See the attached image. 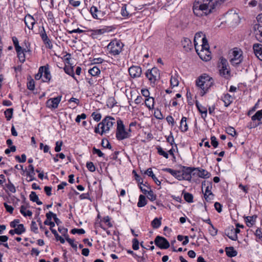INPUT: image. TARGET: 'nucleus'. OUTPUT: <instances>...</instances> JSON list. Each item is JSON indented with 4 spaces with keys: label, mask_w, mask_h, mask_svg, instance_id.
Here are the masks:
<instances>
[{
    "label": "nucleus",
    "mask_w": 262,
    "mask_h": 262,
    "mask_svg": "<svg viewBox=\"0 0 262 262\" xmlns=\"http://www.w3.org/2000/svg\"><path fill=\"white\" fill-rule=\"evenodd\" d=\"M214 82V80L208 75L204 74L199 76L195 81L196 86L201 89L200 94L201 96H204L211 87Z\"/></svg>",
    "instance_id": "f257e3e1"
},
{
    "label": "nucleus",
    "mask_w": 262,
    "mask_h": 262,
    "mask_svg": "<svg viewBox=\"0 0 262 262\" xmlns=\"http://www.w3.org/2000/svg\"><path fill=\"white\" fill-rule=\"evenodd\" d=\"M218 68H219V74L221 76L227 80L230 79L231 77L230 68L226 59L223 57L220 58Z\"/></svg>",
    "instance_id": "f03ea898"
},
{
    "label": "nucleus",
    "mask_w": 262,
    "mask_h": 262,
    "mask_svg": "<svg viewBox=\"0 0 262 262\" xmlns=\"http://www.w3.org/2000/svg\"><path fill=\"white\" fill-rule=\"evenodd\" d=\"M123 46L124 45L120 40L114 39L108 43L107 49L110 54L116 56L121 52Z\"/></svg>",
    "instance_id": "7ed1b4c3"
},
{
    "label": "nucleus",
    "mask_w": 262,
    "mask_h": 262,
    "mask_svg": "<svg viewBox=\"0 0 262 262\" xmlns=\"http://www.w3.org/2000/svg\"><path fill=\"white\" fill-rule=\"evenodd\" d=\"M117 125L116 137L118 140H123L131 136V134L125 130V126L121 119L117 120Z\"/></svg>",
    "instance_id": "20e7f679"
},
{
    "label": "nucleus",
    "mask_w": 262,
    "mask_h": 262,
    "mask_svg": "<svg viewBox=\"0 0 262 262\" xmlns=\"http://www.w3.org/2000/svg\"><path fill=\"white\" fill-rule=\"evenodd\" d=\"M115 123V119L113 117L111 116L105 117V118L98 124V126H100V128L101 129L100 135H102L104 133L108 132Z\"/></svg>",
    "instance_id": "39448f33"
},
{
    "label": "nucleus",
    "mask_w": 262,
    "mask_h": 262,
    "mask_svg": "<svg viewBox=\"0 0 262 262\" xmlns=\"http://www.w3.org/2000/svg\"><path fill=\"white\" fill-rule=\"evenodd\" d=\"M231 54L232 57L230 59V62L233 66L237 67L243 60V52L240 49L234 48Z\"/></svg>",
    "instance_id": "423d86ee"
},
{
    "label": "nucleus",
    "mask_w": 262,
    "mask_h": 262,
    "mask_svg": "<svg viewBox=\"0 0 262 262\" xmlns=\"http://www.w3.org/2000/svg\"><path fill=\"white\" fill-rule=\"evenodd\" d=\"M201 50L200 51V52H198L197 53L202 60L205 61L209 60L211 58V57L209 55H206V56L204 57H203V55L204 51L209 53V46L208 43V40L206 38L205 36L202 37V38L201 39Z\"/></svg>",
    "instance_id": "0eeeda50"
},
{
    "label": "nucleus",
    "mask_w": 262,
    "mask_h": 262,
    "mask_svg": "<svg viewBox=\"0 0 262 262\" xmlns=\"http://www.w3.org/2000/svg\"><path fill=\"white\" fill-rule=\"evenodd\" d=\"M145 76L150 83L154 85L156 81L160 78L159 70L156 67H154L151 69H148L145 73Z\"/></svg>",
    "instance_id": "6e6552de"
},
{
    "label": "nucleus",
    "mask_w": 262,
    "mask_h": 262,
    "mask_svg": "<svg viewBox=\"0 0 262 262\" xmlns=\"http://www.w3.org/2000/svg\"><path fill=\"white\" fill-rule=\"evenodd\" d=\"M155 245L162 249H167L169 246L170 244L168 241L164 237L157 236L154 241Z\"/></svg>",
    "instance_id": "1a4fd4ad"
},
{
    "label": "nucleus",
    "mask_w": 262,
    "mask_h": 262,
    "mask_svg": "<svg viewBox=\"0 0 262 262\" xmlns=\"http://www.w3.org/2000/svg\"><path fill=\"white\" fill-rule=\"evenodd\" d=\"M194 167L181 166V177L183 179L190 181L191 179V174L194 172Z\"/></svg>",
    "instance_id": "9d476101"
},
{
    "label": "nucleus",
    "mask_w": 262,
    "mask_h": 262,
    "mask_svg": "<svg viewBox=\"0 0 262 262\" xmlns=\"http://www.w3.org/2000/svg\"><path fill=\"white\" fill-rule=\"evenodd\" d=\"M193 170H194V172L193 173V176L196 175L198 177L203 179L209 178L211 176V173L210 172L202 168L194 167L193 168Z\"/></svg>",
    "instance_id": "9b49d317"
},
{
    "label": "nucleus",
    "mask_w": 262,
    "mask_h": 262,
    "mask_svg": "<svg viewBox=\"0 0 262 262\" xmlns=\"http://www.w3.org/2000/svg\"><path fill=\"white\" fill-rule=\"evenodd\" d=\"M240 232V230L238 228H234L232 226L226 230V235L231 240L236 241L237 239V234Z\"/></svg>",
    "instance_id": "f8f14e48"
},
{
    "label": "nucleus",
    "mask_w": 262,
    "mask_h": 262,
    "mask_svg": "<svg viewBox=\"0 0 262 262\" xmlns=\"http://www.w3.org/2000/svg\"><path fill=\"white\" fill-rule=\"evenodd\" d=\"M128 72L132 78H138L141 76L142 69L139 66H133L129 68Z\"/></svg>",
    "instance_id": "ddd939ff"
},
{
    "label": "nucleus",
    "mask_w": 262,
    "mask_h": 262,
    "mask_svg": "<svg viewBox=\"0 0 262 262\" xmlns=\"http://www.w3.org/2000/svg\"><path fill=\"white\" fill-rule=\"evenodd\" d=\"M40 36L43 43L46 46L50 49H51L53 47V45L50 39L48 38V36L45 31L44 27H42V30L40 32Z\"/></svg>",
    "instance_id": "4468645a"
},
{
    "label": "nucleus",
    "mask_w": 262,
    "mask_h": 262,
    "mask_svg": "<svg viewBox=\"0 0 262 262\" xmlns=\"http://www.w3.org/2000/svg\"><path fill=\"white\" fill-rule=\"evenodd\" d=\"M61 96L51 98L47 101V106L49 108H56L61 101Z\"/></svg>",
    "instance_id": "2eb2a0df"
},
{
    "label": "nucleus",
    "mask_w": 262,
    "mask_h": 262,
    "mask_svg": "<svg viewBox=\"0 0 262 262\" xmlns=\"http://www.w3.org/2000/svg\"><path fill=\"white\" fill-rule=\"evenodd\" d=\"M254 54L260 60L262 61V44L256 43L253 45Z\"/></svg>",
    "instance_id": "dca6fc26"
},
{
    "label": "nucleus",
    "mask_w": 262,
    "mask_h": 262,
    "mask_svg": "<svg viewBox=\"0 0 262 262\" xmlns=\"http://www.w3.org/2000/svg\"><path fill=\"white\" fill-rule=\"evenodd\" d=\"M181 45L186 52H188L192 49L193 45L190 39L188 38L184 37L181 41Z\"/></svg>",
    "instance_id": "f3484780"
},
{
    "label": "nucleus",
    "mask_w": 262,
    "mask_h": 262,
    "mask_svg": "<svg viewBox=\"0 0 262 262\" xmlns=\"http://www.w3.org/2000/svg\"><path fill=\"white\" fill-rule=\"evenodd\" d=\"M25 23L29 29L32 30L35 24V20L30 14H27L25 17Z\"/></svg>",
    "instance_id": "a211bd4d"
},
{
    "label": "nucleus",
    "mask_w": 262,
    "mask_h": 262,
    "mask_svg": "<svg viewBox=\"0 0 262 262\" xmlns=\"http://www.w3.org/2000/svg\"><path fill=\"white\" fill-rule=\"evenodd\" d=\"M195 105L199 112L201 114L202 118L205 119L207 117V108L200 104L199 101L197 100L195 101Z\"/></svg>",
    "instance_id": "6ab92c4d"
},
{
    "label": "nucleus",
    "mask_w": 262,
    "mask_h": 262,
    "mask_svg": "<svg viewBox=\"0 0 262 262\" xmlns=\"http://www.w3.org/2000/svg\"><path fill=\"white\" fill-rule=\"evenodd\" d=\"M256 218V215L245 216L244 217V221L247 226L251 227L255 224Z\"/></svg>",
    "instance_id": "aec40b11"
},
{
    "label": "nucleus",
    "mask_w": 262,
    "mask_h": 262,
    "mask_svg": "<svg viewBox=\"0 0 262 262\" xmlns=\"http://www.w3.org/2000/svg\"><path fill=\"white\" fill-rule=\"evenodd\" d=\"M205 36V35L202 32H197L194 37V46L195 48V50L196 52L199 51V49L197 47L198 42L197 40H200L201 41V39L203 36Z\"/></svg>",
    "instance_id": "412c9836"
},
{
    "label": "nucleus",
    "mask_w": 262,
    "mask_h": 262,
    "mask_svg": "<svg viewBox=\"0 0 262 262\" xmlns=\"http://www.w3.org/2000/svg\"><path fill=\"white\" fill-rule=\"evenodd\" d=\"M225 252L227 255L229 257H233L237 255V252L234 250L233 247H226Z\"/></svg>",
    "instance_id": "4be33fe9"
},
{
    "label": "nucleus",
    "mask_w": 262,
    "mask_h": 262,
    "mask_svg": "<svg viewBox=\"0 0 262 262\" xmlns=\"http://www.w3.org/2000/svg\"><path fill=\"white\" fill-rule=\"evenodd\" d=\"M90 12L93 18L99 19V16L100 15L101 11L99 10L96 7L93 6L90 9Z\"/></svg>",
    "instance_id": "5701e85b"
},
{
    "label": "nucleus",
    "mask_w": 262,
    "mask_h": 262,
    "mask_svg": "<svg viewBox=\"0 0 262 262\" xmlns=\"http://www.w3.org/2000/svg\"><path fill=\"white\" fill-rule=\"evenodd\" d=\"M45 68L43 69V73L44 74L42 75L44 78V82H48L50 80L51 78V75L50 74V72L49 70V68L48 67L44 66Z\"/></svg>",
    "instance_id": "b1692460"
},
{
    "label": "nucleus",
    "mask_w": 262,
    "mask_h": 262,
    "mask_svg": "<svg viewBox=\"0 0 262 262\" xmlns=\"http://www.w3.org/2000/svg\"><path fill=\"white\" fill-rule=\"evenodd\" d=\"M164 171L170 173L172 176L180 180V171L178 170H173L171 168H166L163 169Z\"/></svg>",
    "instance_id": "393cba45"
},
{
    "label": "nucleus",
    "mask_w": 262,
    "mask_h": 262,
    "mask_svg": "<svg viewBox=\"0 0 262 262\" xmlns=\"http://www.w3.org/2000/svg\"><path fill=\"white\" fill-rule=\"evenodd\" d=\"M202 188L204 187H206L205 192L204 194H208L209 192H211L212 188V182H206L205 181H203L202 183Z\"/></svg>",
    "instance_id": "a878e982"
},
{
    "label": "nucleus",
    "mask_w": 262,
    "mask_h": 262,
    "mask_svg": "<svg viewBox=\"0 0 262 262\" xmlns=\"http://www.w3.org/2000/svg\"><path fill=\"white\" fill-rule=\"evenodd\" d=\"M222 100L224 102V105L226 107L228 106L232 102V98L229 94H226L222 97Z\"/></svg>",
    "instance_id": "bb28decb"
},
{
    "label": "nucleus",
    "mask_w": 262,
    "mask_h": 262,
    "mask_svg": "<svg viewBox=\"0 0 262 262\" xmlns=\"http://www.w3.org/2000/svg\"><path fill=\"white\" fill-rule=\"evenodd\" d=\"M182 194H183L184 199L186 202L189 203L193 202V196L191 193L183 191Z\"/></svg>",
    "instance_id": "cd10ccee"
},
{
    "label": "nucleus",
    "mask_w": 262,
    "mask_h": 262,
    "mask_svg": "<svg viewBox=\"0 0 262 262\" xmlns=\"http://www.w3.org/2000/svg\"><path fill=\"white\" fill-rule=\"evenodd\" d=\"M17 54V57L21 63H24L26 60L25 54L24 53V50H23L22 48L21 50H16Z\"/></svg>",
    "instance_id": "c85d7f7f"
},
{
    "label": "nucleus",
    "mask_w": 262,
    "mask_h": 262,
    "mask_svg": "<svg viewBox=\"0 0 262 262\" xmlns=\"http://www.w3.org/2000/svg\"><path fill=\"white\" fill-rule=\"evenodd\" d=\"M262 118V109L258 111L251 118L252 121L260 122Z\"/></svg>",
    "instance_id": "c756f323"
},
{
    "label": "nucleus",
    "mask_w": 262,
    "mask_h": 262,
    "mask_svg": "<svg viewBox=\"0 0 262 262\" xmlns=\"http://www.w3.org/2000/svg\"><path fill=\"white\" fill-rule=\"evenodd\" d=\"M145 105L149 109L154 108V99L152 97H148L145 100Z\"/></svg>",
    "instance_id": "7c9ffc66"
},
{
    "label": "nucleus",
    "mask_w": 262,
    "mask_h": 262,
    "mask_svg": "<svg viewBox=\"0 0 262 262\" xmlns=\"http://www.w3.org/2000/svg\"><path fill=\"white\" fill-rule=\"evenodd\" d=\"M147 204L146 198L144 195L141 194L139 198V201L137 203L138 207H142L145 206Z\"/></svg>",
    "instance_id": "2f4dec72"
},
{
    "label": "nucleus",
    "mask_w": 262,
    "mask_h": 262,
    "mask_svg": "<svg viewBox=\"0 0 262 262\" xmlns=\"http://www.w3.org/2000/svg\"><path fill=\"white\" fill-rule=\"evenodd\" d=\"M257 24H256L254 26V29L256 30V29L262 28V14L258 15L256 17Z\"/></svg>",
    "instance_id": "473e14b6"
},
{
    "label": "nucleus",
    "mask_w": 262,
    "mask_h": 262,
    "mask_svg": "<svg viewBox=\"0 0 262 262\" xmlns=\"http://www.w3.org/2000/svg\"><path fill=\"white\" fill-rule=\"evenodd\" d=\"M26 231L25 228L23 224H19L17 225V228H15V234L20 235L24 233Z\"/></svg>",
    "instance_id": "72a5a7b5"
},
{
    "label": "nucleus",
    "mask_w": 262,
    "mask_h": 262,
    "mask_svg": "<svg viewBox=\"0 0 262 262\" xmlns=\"http://www.w3.org/2000/svg\"><path fill=\"white\" fill-rule=\"evenodd\" d=\"M151 226L155 229L158 228L161 225V219H158L156 217L154 220L151 222Z\"/></svg>",
    "instance_id": "f704fd0d"
},
{
    "label": "nucleus",
    "mask_w": 262,
    "mask_h": 262,
    "mask_svg": "<svg viewBox=\"0 0 262 262\" xmlns=\"http://www.w3.org/2000/svg\"><path fill=\"white\" fill-rule=\"evenodd\" d=\"M89 73L92 76H95L99 75L100 73V70L97 67L95 66L89 70Z\"/></svg>",
    "instance_id": "c9c22d12"
},
{
    "label": "nucleus",
    "mask_w": 262,
    "mask_h": 262,
    "mask_svg": "<svg viewBox=\"0 0 262 262\" xmlns=\"http://www.w3.org/2000/svg\"><path fill=\"white\" fill-rule=\"evenodd\" d=\"M51 231L52 233L54 235V236L56 238V239L57 241H59L61 244L64 243V242H65L64 239L63 237H62L61 236H60V235H59V234H58L57 232L56 231V230L55 229H51Z\"/></svg>",
    "instance_id": "e433bc0d"
},
{
    "label": "nucleus",
    "mask_w": 262,
    "mask_h": 262,
    "mask_svg": "<svg viewBox=\"0 0 262 262\" xmlns=\"http://www.w3.org/2000/svg\"><path fill=\"white\" fill-rule=\"evenodd\" d=\"M13 109L11 108H7L4 112V114L5 116V117L6 118L7 120L8 121L10 120L13 116Z\"/></svg>",
    "instance_id": "4c0bfd02"
},
{
    "label": "nucleus",
    "mask_w": 262,
    "mask_h": 262,
    "mask_svg": "<svg viewBox=\"0 0 262 262\" xmlns=\"http://www.w3.org/2000/svg\"><path fill=\"white\" fill-rule=\"evenodd\" d=\"M187 118L185 117L181 119V131L186 132L188 130V125L186 122Z\"/></svg>",
    "instance_id": "58836bf2"
},
{
    "label": "nucleus",
    "mask_w": 262,
    "mask_h": 262,
    "mask_svg": "<svg viewBox=\"0 0 262 262\" xmlns=\"http://www.w3.org/2000/svg\"><path fill=\"white\" fill-rule=\"evenodd\" d=\"M226 132L228 134L232 136V137H234L237 135L235 129L231 126L227 127Z\"/></svg>",
    "instance_id": "ea45409f"
},
{
    "label": "nucleus",
    "mask_w": 262,
    "mask_h": 262,
    "mask_svg": "<svg viewBox=\"0 0 262 262\" xmlns=\"http://www.w3.org/2000/svg\"><path fill=\"white\" fill-rule=\"evenodd\" d=\"M8 183L6 184V186L7 189L11 192L15 193L16 192V189L14 185L11 183V182L8 180Z\"/></svg>",
    "instance_id": "a19ab883"
},
{
    "label": "nucleus",
    "mask_w": 262,
    "mask_h": 262,
    "mask_svg": "<svg viewBox=\"0 0 262 262\" xmlns=\"http://www.w3.org/2000/svg\"><path fill=\"white\" fill-rule=\"evenodd\" d=\"M157 149L158 150V153L160 155L163 156L164 157H165L166 159L168 158V153L167 152L165 151L161 147L158 146L157 147Z\"/></svg>",
    "instance_id": "79ce46f5"
},
{
    "label": "nucleus",
    "mask_w": 262,
    "mask_h": 262,
    "mask_svg": "<svg viewBox=\"0 0 262 262\" xmlns=\"http://www.w3.org/2000/svg\"><path fill=\"white\" fill-rule=\"evenodd\" d=\"M25 171L26 172V174H32V176H33V175H35L34 167L31 164H30L28 166V170L26 169Z\"/></svg>",
    "instance_id": "37998d69"
},
{
    "label": "nucleus",
    "mask_w": 262,
    "mask_h": 262,
    "mask_svg": "<svg viewBox=\"0 0 262 262\" xmlns=\"http://www.w3.org/2000/svg\"><path fill=\"white\" fill-rule=\"evenodd\" d=\"M179 82L177 77H175L174 76L172 75L170 79L171 86L172 87L177 86L179 85Z\"/></svg>",
    "instance_id": "c03bdc74"
},
{
    "label": "nucleus",
    "mask_w": 262,
    "mask_h": 262,
    "mask_svg": "<svg viewBox=\"0 0 262 262\" xmlns=\"http://www.w3.org/2000/svg\"><path fill=\"white\" fill-rule=\"evenodd\" d=\"M147 194L148 199L151 201H154L156 200L157 196L151 190L148 191Z\"/></svg>",
    "instance_id": "a18cd8bd"
},
{
    "label": "nucleus",
    "mask_w": 262,
    "mask_h": 262,
    "mask_svg": "<svg viewBox=\"0 0 262 262\" xmlns=\"http://www.w3.org/2000/svg\"><path fill=\"white\" fill-rule=\"evenodd\" d=\"M44 68L45 67H40L39 68L38 73L35 75V78L36 80H39L42 76Z\"/></svg>",
    "instance_id": "49530a36"
},
{
    "label": "nucleus",
    "mask_w": 262,
    "mask_h": 262,
    "mask_svg": "<svg viewBox=\"0 0 262 262\" xmlns=\"http://www.w3.org/2000/svg\"><path fill=\"white\" fill-rule=\"evenodd\" d=\"M12 41L15 49V50H21V47L19 45V42L17 38L14 36L12 37Z\"/></svg>",
    "instance_id": "de8ad7c7"
},
{
    "label": "nucleus",
    "mask_w": 262,
    "mask_h": 262,
    "mask_svg": "<svg viewBox=\"0 0 262 262\" xmlns=\"http://www.w3.org/2000/svg\"><path fill=\"white\" fill-rule=\"evenodd\" d=\"M132 248L134 250H138L139 249V242L138 240L135 238L132 240Z\"/></svg>",
    "instance_id": "09e8293b"
},
{
    "label": "nucleus",
    "mask_w": 262,
    "mask_h": 262,
    "mask_svg": "<svg viewBox=\"0 0 262 262\" xmlns=\"http://www.w3.org/2000/svg\"><path fill=\"white\" fill-rule=\"evenodd\" d=\"M107 31V29L103 28L100 29H97L93 31L92 35H100L106 32Z\"/></svg>",
    "instance_id": "8fccbe9b"
},
{
    "label": "nucleus",
    "mask_w": 262,
    "mask_h": 262,
    "mask_svg": "<svg viewBox=\"0 0 262 262\" xmlns=\"http://www.w3.org/2000/svg\"><path fill=\"white\" fill-rule=\"evenodd\" d=\"M86 166L91 172H94L96 170L95 166L92 162H88Z\"/></svg>",
    "instance_id": "3c124183"
},
{
    "label": "nucleus",
    "mask_w": 262,
    "mask_h": 262,
    "mask_svg": "<svg viewBox=\"0 0 262 262\" xmlns=\"http://www.w3.org/2000/svg\"><path fill=\"white\" fill-rule=\"evenodd\" d=\"M204 197L207 202H211L214 199V194L212 192H209L208 194H204Z\"/></svg>",
    "instance_id": "603ef678"
},
{
    "label": "nucleus",
    "mask_w": 262,
    "mask_h": 262,
    "mask_svg": "<svg viewBox=\"0 0 262 262\" xmlns=\"http://www.w3.org/2000/svg\"><path fill=\"white\" fill-rule=\"evenodd\" d=\"M30 200L33 202L38 201V196L34 191H32L29 195Z\"/></svg>",
    "instance_id": "864d4df0"
},
{
    "label": "nucleus",
    "mask_w": 262,
    "mask_h": 262,
    "mask_svg": "<svg viewBox=\"0 0 262 262\" xmlns=\"http://www.w3.org/2000/svg\"><path fill=\"white\" fill-rule=\"evenodd\" d=\"M66 241L69 243V244L73 248L75 249H77V245L74 243V239H71L69 237V235H67L65 237Z\"/></svg>",
    "instance_id": "5fc2aeb1"
},
{
    "label": "nucleus",
    "mask_w": 262,
    "mask_h": 262,
    "mask_svg": "<svg viewBox=\"0 0 262 262\" xmlns=\"http://www.w3.org/2000/svg\"><path fill=\"white\" fill-rule=\"evenodd\" d=\"M71 233L75 234L76 233L79 234H83L85 233V231L84 229L81 228V229H73L71 231Z\"/></svg>",
    "instance_id": "6e6d98bb"
},
{
    "label": "nucleus",
    "mask_w": 262,
    "mask_h": 262,
    "mask_svg": "<svg viewBox=\"0 0 262 262\" xmlns=\"http://www.w3.org/2000/svg\"><path fill=\"white\" fill-rule=\"evenodd\" d=\"M31 230L32 231L34 232L35 233H37L38 232V227L37 224L35 221H32L31 224Z\"/></svg>",
    "instance_id": "4d7b16f0"
},
{
    "label": "nucleus",
    "mask_w": 262,
    "mask_h": 262,
    "mask_svg": "<svg viewBox=\"0 0 262 262\" xmlns=\"http://www.w3.org/2000/svg\"><path fill=\"white\" fill-rule=\"evenodd\" d=\"M121 14L123 17H128L129 15V13L126 10V5H124L121 8Z\"/></svg>",
    "instance_id": "13d9d810"
},
{
    "label": "nucleus",
    "mask_w": 262,
    "mask_h": 262,
    "mask_svg": "<svg viewBox=\"0 0 262 262\" xmlns=\"http://www.w3.org/2000/svg\"><path fill=\"white\" fill-rule=\"evenodd\" d=\"M101 145L104 148L111 149L112 146L107 140L103 139L101 142Z\"/></svg>",
    "instance_id": "bf43d9fd"
},
{
    "label": "nucleus",
    "mask_w": 262,
    "mask_h": 262,
    "mask_svg": "<svg viewBox=\"0 0 262 262\" xmlns=\"http://www.w3.org/2000/svg\"><path fill=\"white\" fill-rule=\"evenodd\" d=\"M27 88L31 91H33L34 90L35 88V82L33 79H31L28 83H27Z\"/></svg>",
    "instance_id": "052dcab7"
},
{
    "label": "nucleus",
    "mask_w": 262,
    "mask_h": 262,
    "mask_svg": "<svg viewBox=\"0 0 262 262\" xmlns=\"http://www.w3.org/2000/svg\"><path fill=\"white\" fill-rule=\"evenodd\" d=\"M255 31L258 32L256 33V38L259 41L262 42V28L261 29H256V30Z\"/></svg>",
    "instance_id": "680f3d73"
},
{
    "label": "nucleus",
    "mask_w": 262,
    "mask_h": 262,
    "mask_svg": "<svg viewBox=\"0 0 262 262\" xmlns=\"http://www.w3.org/2000/svg\"><path fill=\"white\" fill-rule=\"evenodd\" d=\"M93 154H97L99 157H103L104 154L99 149L96 148L95 147L93 148Z\"/></svg>",
    "instance_id": "e2e57ef3"
},
{
    "label": "nucleus",
    "mask_w": 262,
    "mask_h": 262,
    "mask_svg": "<svg viewBox=\"0 0 262 262\" xmlns=\"http://www.w3.org/2000/svg\"><path fill=\"white\" fill-rule=\"evenodd\" d=\"M260 124V122H257L256 121H252L248 123V127L249 128H253L256 127Z\"/></svg>",
    "instance_id": "0e129e2a"
},
{
    "label": "nucleus",
    "mask_w": 262,
    "mask_h": 262,
    "mask_svg": "<svg viewBox=\"0 0 262 262\" xmlns=\"http://www.w3.org/2000/svg\"><path fill=\"white\" fill-rule=\"evenodd\" d=\"M92 116L93 117L94 120L97 122L99 121L101 118V114L96 112H93L92 114Z\"/></svg>",
    "instance_id": "69168bd1"
},
{
    "label": "nucleus",
    "mask_w": 262,
    "mask_h": 262,
    "mask_svg": "<svg viewBox=\"0 0 262 262\" xmlns=\"http://www.w3.org/2000/svg\"><path fill=\"white\" fill-rule=\"evenodd\" d=\"M58 230L64 237H66L67 235H68V234H67L68 229L65 228L63 227H58Z\"/></svg>",
    "instance_id": "338daca9"
},
{
    "label": "nucleus",
    "mask_w": 262,
    "mask_h": 262,
    "mask_svg": "<svg viewBox=\"0 0 262 262\" xmlns=\"http://www.w3.org/2000/svg\"><path fill=\"white\" fill-rule=\"evenodd\" d=\"M211 144L214 147L216 148L219 145L218 141L216 140V138L215 136H211Z\"/></svg>",
    "instance_id": "774afa93"
}]
</instances>
